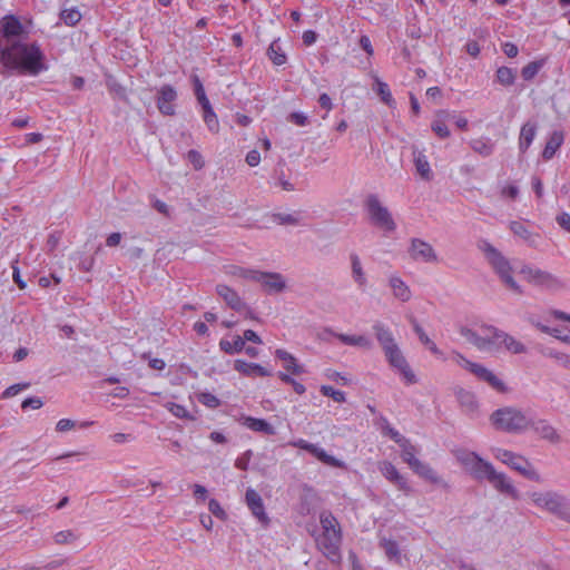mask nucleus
I'll list each match as a JSON object with an SVG mask.
<instances>
[{"label": "nucleus", "mask_w": 570, "mask_h": 570, "mask_svg": "<svg viewBox=\"0 0 570 570\" xmlns=\"http://www.w3.org/2000/svg\"><path fill=\"white\" fill-rule=\"evenodd\" d=\"M43 58L40 48L36 43L26 42V39L9 43L0 40V62L6 68L37 76L47 69Z\"/></svg>", "instance_id": "f257e3e1"}, {"label": "nucleus", "mask_w": 570, "mask_h": 570, "mask_svg": "<svg viewBox=\"0 0 570 570\" xmlns=\"http://www.w3.org/2000/svg\"><path fill=\"white\" fill-rule=\"evenodd\" d=\"M321 533L316 535V548L333 564H341L342 531L337 519L330 512L320 514Z\"/></svg>", "instance_id": "f03ea898"}, {"label": "nucleus", "mask_w": 570, "mask_h": 570, "mask_svg": "<svg viewBox=\"0 0 570 570\" xmlns=\"http://www.w3.org/2000/svg\"><path fill=\"white\" fill-rule=\"evenodd\" d=\"M528 497L539 510L570 524V498L557 490L529 492Z\"/></svg>", "instance_id": "7ed1b4c3"}, {"label": "nucleus", "mask_w": 570, "mask_h": 570, "mask_svg": "<svg viewBox=\"0 0 570 570\" xmlns=\"http://www.w3.org/2000/svg\"><path fill=\"white\" fill-rule=\"evenodd\" d=\"M478 248L483 253L485 259L499 276L501 282L513 293L523 294L522 287L512 276V266L507 257L487 240H480Z\"/></svg>", "instance_id": "20e7f679"}, {"label": "nucleus", "mask_w": 570, "mask_h": 570, "mask_svg": "<svg viewBox=\"0 0 570 570\" xmlns=\"http://www.w3.org/2000/svg\"><path fill=\"white\" fill-rule=\"evenodd\" d=\"M490 421L492 425L507 433H523L530 429L531 419L524 412L513 406H505L494 411Z\"/></svg>", "instance_id": "39448f33"}, {"label": "nucleus", "mask_w": 570, "mask_h": 570, "mask_svg": "<svg viewBox=\"0 0 570 570\" xmlns=\"http://www.w3.org/2000/svg\"><path fill=\"white\" fill-rule=\"evenodd\" d=\"M492 453L497 460L519 472L525 479L541 482L540 473L533 464L521 454L501 448L493 449Z\"/></svg>", "instance_id": "423d86ee"}, {"label": "nucleus", "mask_w": 570, "mask_h": 570, "mask_svg": "<svg viewBox=\"0 0 570 570\" xmlns=\"http://www.w3.org/2000/svg\"><path fill=\"white\" fill-rule=\"evenodd\" d=\"M458 462L476 481H487L493 464L483 460L475 452L461 450L455 453Z\"/></svg>", "instance_id": "0eeeda50"}, {"label": "nucleus", "mask_w": 570, "mask_h": 570, "mask_svg": "<svg viewBox=\"0 0 570 570\" xmlns=\"http://www.w3.org/2000/svg\"><path fill=\"white\" fill-rule=\"evenodd\" d=\"M458 462L476 481H487L493 464L483 460L475 452L461 450L455 453Z\"/></svg>", "instance_id": "6e6552de"}, {"label": "nucleus", "mask_w": 570, "mask_h": 570, "mask_svg": "<svg viewBox=\"0 0 570 570\" xmlns=\"http://www.w3.org/2000/svg\"><path fill=\"white\" fill-rule=\"evenodd\" d=\"M365 208L373 225L386 232L395 230L396 224L391 213L381 203L376 195L371 194L367 196L365 200Z\"/></svg>", "instance_id": "1a4fd4ad"}, {"label": "nucleus", "mask_w": 570, "mask_h": 570, "mask_svg": "<svg viewBox=\"0 0 570 570\" xmlns=\"http://www.w3.org/2000/svg\"><path fill=\"white\" fill-rule=\"evenodd\" d=\"M524 279L537 287L547 291H558L563 288L562 281L554 274L532 266H523L520 271Z\"/></svg>", "instance_id": "9d476101"}, {"label": "nucleus", "mask_w": 570, "mask_h": 570, "mask_svg": "<svg viewBox=\"0 0 570 570\" xmlns=\"http://www.w3.org/2000/svg\"><path fill=\"white\" fill-rule=\"evenodd\" d=\"M494 333L493 326H481L479 331L469 327H461L460 334L478 350L494 353Z\"/></svg>", "instance_id": "9b49d317"}, {"label": "nucleus", "mask_w": 570, "mask_h": 570, "mask_svg": "<svg viewBox=\"0 0 570 570\" xmlns=\"http://www.w3.org/2000/svg\"><path fill=\"white\" fill-rule=\"evenodd\" d=\"M383 353L390 366L395 368L407 384L416 383V376L397 344L384 350Z\"/></svg>", "instance_id": "f8f14e48"}, {"label": "nucleus", "mask_w": 570, "mask_h": 570, "mask_svg": "<svg viewBox=\"0 0 570 570\" xmlns=\"http://www.w3.org/2000/svg\"><path fill=\"white\" fill-rule=\"evenodd\" d=\"M216 292L224 299L228 307L238 313H243L246 318H254L253 312L240 298L236 291L227 285L218 284L216 286Z\"/></svg>", "instance_id": "ddd939ff"}, {"label": "nucleus", "mask_w": 570, "mask_h": 570, "mask_svg": "<svg viewBox=\"0 0 570 570\" xmlns=\"http://www.w3.org/2000/svg\"><path fill=\"white\" fill-rule=\"evenodd\" d=\"M293 446L305 450L313 454L317 460H320L322 463L333 466V468H340L345 469L346 464L334 458L333 455L327 454L322 448L317 446L316 444L309 443L303 439H299L297 441H294L291 443Z\"/></svg>", "instance_id": "4468645a"}, {"label": "nucleus", "mask_w": 570, "mask_h": 570, "mask_svg": "<svg viewBox=\"0 0 570 570\" xmlns=\"http://www.w3.org/2000/svg\"><path fill=\"white\" fill-rule=\"evenodd\" d=\"M410 257L419 263H438V255L431 244L413 238L409 248Z\"/></svg>", "instance_id": "2eb2a0df"}, {"label": "nucleus", "mask_w": 570, "mask_h": 570, "mask_svg": "<svg viewBox=\"0 0 570 570\" xmlns=\"http://www.w3.org/2000/svg\"><path fill=\"white\" fill-rule=\"evenodd\" d=\"M487 481L493 487L494 490H497L499 493L508 495L514 500L519 499V491L514 487L511 479L502 473L495 470L491 471L490 475L488 476Z\"/></svg>", "instance_id": "dca6fc26"}, {"label": "nucleus", "mask_w": 570, "mask_h": 570, "mask_svg": "<svg viewBox=\"0 0 570 570\" xmlns=\"http://www.w3.org/2000/svg\"><path fill=\"white\" fill-rule=\"evenodd\" d=\"M1 29L2 38H0V40H2L3 43L27 39V32L21 22L13 16H7L2 19Z\"/></svg>", "instance_id": "f3484780"}, {"label": "nucleus", "mask_w": 570, "mask_h": 570, "mask_svg": "<svg viewBox=\"0 0 570 570\" xmlns=\"http://www.w3.org/2000/svg\"><path fill=\"white\" fill-rule=\"evenodd\" d=\"M379 470L386 480L397 488V490L402 491L406 495L412 492V488L407 483V480L397 471L394 464L389 461L380 462Z\"/></svg>", "instance_id": "a211bd4d"}, {"label": "nucleus", "mask_w": 570, "mask_h": 570, "mask_svg": "<svg viewBox=\"0 0 570 570\" xmlns=\"http://www.w3.org/2000/svg\"><path fill=\"white\" fill-rule=\"evenodd\" d=\"M530 429L543 441L550 444H559L562 436L559 431L544 419L531 420Z\"/></svg>", "instance_id": "6ab92c4d"}, {"label": "nucleus", "mask_w": 570, "mask_h": 570, "mask_svg": "<svg viewBox=\"0 0 570 570\" xmlns=\"http://www.w3.org/2000/svg\"><path fill=\"white\" fill-rule=\"evenodd\" d=\"M250 276L252 281L259 283L268 293H281L286 287V282L279 273L258 272Z\"/></svg>", "instance_id": "aec40b11"}, {"label": "nucleus", "mask_w": 570, "mask_h": 570, "mask_svg": "<svg viewBox=\"0 0 570 570\" xmlns=\"http://www.w3.org/2000/svg\"><path fill=\"white\" fill-rule=\"evenodd\" d=\"M245 501L252 514L262 524H268L269 518L265 512V507L261 494L256 490L248 488L245 493Z\"/></svg>", "instance_id": "412c9836"}, {"label": "nucleus", "mask_w": 570, "mask_h": 570, "mask_svg": "<svg viewBox=\"0 0 570 570\" xmlns=\"http://www.w3.org/2000/svg\"><path fill=\"white\" fill-rule=\"evenodd\" d=\"M177 99V92L170 85H164L159 88L157 94V108L166 116L175 115V100Z\"/></svg>", "instance_id": "4be33fe9"}, {"label": "nucleus", "mask_w": 570, "mask_h": 570, "mask_svg": "<svg viewBox=\"0 0 570 570\" xmlns=\"http://www.w3.org/2000/svg\"><path fill=\"white\" fill-rule=\"evenodd\" d=\"M501 346H504L509 352L513 354H521L527 352L524 344L515 340L513 336L495 328L494 352L499 351Z\"/></svg>", "instance_id": "5701e85b"}, {"label": "nucleus", "mask_w": 570, "mask_h": 570, "mask_svg": "<svg viewBox=\"0 0 570 570\" xmlns=\"http://www.w3.org/2000/svg\"><path fill=\"white\" fill-rule=\"evenodd\" d=\"M372 330L382 351L397 344L392 331L382 321H375L372 325Z\"/></svg>", "instance_id": "b1692460"}, {"label": "nucleus", "mask_w": 570, "mask_h": 570, "mask_svg": "<svg viewBox=\"0 0 570 570\" xmlns=\"http://www.w3.org/2000/svg\"><path fill=\"white\" fill-rule=\"evenodd\" d=\"M387 283L395 299L406 303L412 298L411 288L400 276L391 275Z\"/></svg>", "instance_id": "393cba45"}, {"label": "nucleus", "mask_w": 570, "mask_h": 570, "mask_svg": "<svg viewBox=\"0 0 570 570\" xmlns=\"http://www.w3.org/2000/svg\"><path fill=\"white\" fill-rule=\"evenodd\" d=\"M412 470L421 478L426 481L438 484L445 485L443 479L436 473V471L428 463L422 462L421 460L412 468Z\"/></svg>", "instance_id": "a878e982"}, {"label": "nucleus", "mask_w": 570, "mask_h": 570, "mask_svg": "<svg viewBox=\"0 0 570 570\" xmlns=\"http://www.w3.org/2000/svg\"><path fill=\"white\" fill-rule=\"evenodd\" d=\"M234 368L247 376H268L269 372L256 363H248L243 360H236L234 363Z\"/></svg>", "instance_id": "bb28decb"}, {"label": "nucleus", "mask_w": 570, "mask_h": 570, "mask_svg": "<svg viewBox=\"0 0 570 570\" xmlns=\"http://www.w3.org/2000/svg\"><path fill=\"white\" fill-rule=\"evenodd\" d=\"M275 356L283 362V366L286 371L294 375H299L305 372L304 367L297 363V360L287 351L278 348L275 352Z\"/></svg>", "instance_id": "cd10ccee"}, {"label": "nucleus", "mask_w": 570, "mask_h": 570, "mask_svg": "<svg viewBox=\"0 0 570 570\" xmlns=\"http://www.w3.org/2000/svg\"><path fill=\"white\" fill-rule=\"evenodd\" d=\"M331 333L346 345L356 346L364 350H371L373 347V342L365 335H347L334 332Z\"/></svg>", "instance_id": "c85d7f7f"}, {"label": "nucleus", "mask_w": 570, "mask_h": 570, "mask_svg": "<svg viewBox=\"0 0 570 570\" xmlns=\"http://www.w3.org/2000/svg\"><path fill=\"white\" fill-rule=\"evenodd\" d=\"M413 159L416 173L424 179L431 180L432 171L430 168V164L426 159V156L422 150H419L416 147L413 148Z\"/></svg>", "instance_id": "c756f323"}, {"label": "nucleus", "mask_w": 570, "mask_h": 570, "mask_svg": "<svg viewBox=\"0 0 570 570\" xmlns=\"http://www.w3.org/2000/svg\"><path fill=\"white\" fill-rule=\"evenodd\" d=\"M455 394L461 407L466 413H474L476 411L478 402L475 395L472 392L464 389H458Z\"/></svg>", "instance_id": "7c9ffc66"}, {"label": "nucleus", "mask_w": 570, "mask_h": 570, "mask_svg": "<svg viewBox=\"0 0 570 570\" xmlns=\"http://www.w3.org/2000/svg\"><path fill=\"white\" fill-rule=\"evenodd\" d=\"M563 139L564 136L562 131H553L546 144L542 157L547 160L551 159L554 156L556 151L559 149V147L562 145Z\"/></svg>", "instance_id": "2f4dec72"}, {"label": "nucleus", "mask_w": 570, "mask_h": 570, "mask_svg": "<svg viewBox=\"0 0 570 570\" xmlns=\"http://www.w3.org/2000/svg\"><path fill=\"white\" fill-rule=\"evenodd\" d=\"M537 132V126L531 122H527L522 126L519 138V148L521 153H525L532 144Z\"/></svg>", "instance_id": "473e14b6"}, {"label": "nucleus", "mask_w": 570, "mask_h": 570, "mask_svg": "<svg viewBox=\"0 0 570 570\" xmlns=\"http://www.w3.org/2000/svg\"><path fill=\"white\" fill-rule=\"evenodd\" d=\"M470 147L482 157H490L494 150V144L490 138H475L470 141Z\"/></svg>", "instance_id": "72a5a7b5"}, {"label": "nucleus", "mask_w": 570, "mask_h": 570, "mask_svg": "<svg viewBox=\"0 0 570 570\" xmlns=\"http://www.w3.org/2000/svg\"><path fill=\"white\" fill-rule=\"evenodd\" d=\"M244 425L255 432H263L267 435L275 434V429L263 419L247 416L244 420Z\"/></svg>", "instance_id": "f704fd0d"}, {"label": "nucleus", "mask_w": 570, "mask_h": 570, "mask_svg": "<svg viewBox=\"0 0 570 570\" xmlns=\"http://www.w3.org/2000/svg\"><path fill=\"white\" fill-rule=\"evenodd\" d=\"M539 352L542 356L553 358L557 362H559L563 367L569 368L570 367V356L566 353H562L560 351H557L554 348L548 347V346H540Z\"/></svg>", "instance_id": "c9c22d12"}, {"label": "nucleus", "mask_w": 570, "mask_h": 570, "mask_svg": "<svg viewBox=\"0 0 570 570\" xmlns=\"http://www.w3.org/2000/svg\"><path fill=\"white\" fill-rule=\"evenodd\" d=\"M352 275L355 283L360 286H364L366 277L362 268L361 259L356 254H351Z\"/></svg>", "instance_id": "e433bc0d"}, {"label": "nucleus", "mask_w": 570, "mask_h": 570, "mask_svg": "<svg viewBox=\"0 0 570 570\" xmlns=\"http://www.w3.org/2000/svg\"><path fill=\"white\" fill-rule=\"evenodd\" d=\"M219 347L227 354L239 353L245 348V343L242 336H235L233 342L222 340L219 342Z\"/></svg>", "instance_id": "4c0bfd02"}, {"label": "nucleus", "mask_w": 570, "mask_h": 570, "mask_svg": "<svg viewBox=\"0 0 570 570\" xmlns=\"http://www.w3.org/2000/svg\"><path fill=\"white\" fill-rule=\"evenodd\" d=\"M267 55H268L269 59L273 61V63L276 66H282L286 62V55L282 50V48L277 41H273L269 45V47L267 49Z\"/></svg>", "instance_id": "58836bf2"}, {"label": "nucleus", "mask_w": 570, "mask_h": 570, "mask_svg": "<svg viewBox=\"0 0 570 570\" xmlns=\"http://www.w3.org/2000/svg\"><path fill=\"white\" fill-rule=\"evenodd\" d=\"M413 330L422 344H424L433 354L441 355V351L438 348L435 343L430 340L424 330L416 322H413Z\"/></svg>", "instance_id": "ea45409f"}, {"label": "nucleus", "mask_w": 570, "mask_h": 570, "mask_svg": "<svg viewBox=\"0 0 570 570\" xmlns=\"http://www.w3.org/2000/svg\"><path fill=\"white\" fill-rule=\"evenodd\" d=\"M510 229L512 233L524 240L529 242L530 244H535V235H533L531 232H529L525 226L519 222H512L510 224Z\"/></svg>", "instance_id": "a19ab883"}, {"label": "nucleus", "mask_w": 570, "mask_h": 570, "mask_svg": "<svg viewBox=\"0 0 570 570\" xmlns=\"http://www.w3.org/2000/svg\"><path fill=\"white\" fill-rule=\"evenodd\" d=\"M402 459L412 469L420 461L415 456V448L410 443V441L404 442L402 445Z\"/></svg>", "instance_id": "79ce46f5"}, {"label": "nucleus", "mask_w": 570, "mask_h": 570, "mask_svg": "<svg viewBox=\"0 0 570 570\" xmlns=\"http://www.w3.org/2000/svg\"><path fill=\"white\" fill-rule=\"evenodd\" d=\"M380 546L390 560H400V550L395 541L382 539Z\"/></svg>", "instance_id": "37998d69"}, {"label": "nucleus", "mask_w": 570, "mask_h": 570, "mask_svg": "<svg viewBox=\"0 0 570 570\" xmlns=\"http://www.w3.org/2000/svg\"><path fill=\"white\" fill-rule=\"evenodd\" d=\"M78 540V535L72 530L59 531L53 535L56 544H72Z\"/></svg>", "instance_id": "c03bdc74"}, {"label": "nucleus", "mask_w": 570, "mask_h": 570, "mask_svg": "<svg viewBox=\"0 0 570 570\" xmlns=\"http://www.w3.org/2000/svg\"><path fill=\"white\" fill-rule=\"evenodd\" d=\"M203 114L204 121L206 122L208 129L213 132H217L219 129V122L213 108L206 107V109L203 110Z\"/></svg>", "instance_id": "a18cd8bd"}, {"label": "nucleus", "mask_w": 570, "mask_h": 570, "mask_svg": "<svg viewBox=\"0 0 570 570\" xmlns=\"http://www.w3.org/2000/svg\"><path fill=\"white\" fill-rule=\"evenodd\" d=\"M497 78L503 86H510L514 82L515 73L508 67H500L497 71Z\"/></svg>", "instance_id": "49530a36"}, {"label": "nucleus", "mask_w": 570, "mask_h": 570, "mask_svg": "<svg viewBox=\"0 0 570 570\" xmlns=\"http://www.w3.org/2000/svg\"><path fill=\"white\" fill-rule=\"evenodd\" d=\"M61 20L68 26L77 24L81 19V13L77 9H65L60 13Z\"/></svg>", "instance_id": "de8ad7c7"}, {"label": "nucleus", "mask_w": 570, "mask_h": 570, "mask_svg": "<svg viewBox=\"0 0 570 570\" xmlns=\"http://www.w3.org/2000/svg\"><path fill=\"white\" fill-rule=\"evenodd\" d=\"M481 381L487 382L492 389L499 392L507 391L504 383L490 370H488L487 374L482 377Z\"/></svg>", "instance_id": "09e8293b"}, {"label": "nucleus", "mask_w": 570, "mask_h": 570, "mask_svg": "<svg viewBox=\"0 0 570 570\" xmlns=\"http://www.w3.org/2000/svg\"><path fill=\"white\" fill-rule=\"evenodd\" d=\"M481 381L487 382L492 389L499 392L507 391L504 383L490 370H488L487 374L482 377Z\"/></svg>", "instance_id": "8fccbe9b"}, {"label": "nucleus", "mask_w": 570, "mask_h": 570, "mask_svg": "<svg viewBox=\"0 0 570 570\" xmlns=\"http://www.w3.org/2000/svg\"><path fill=\"white\" fill-rule=\"evenodd\" d=\"M542 67L541 61H532L524 66L521 70V75L524 80H531L535 77V75L539 72V70Z\"/></svg>", "instance_id": "3c124183"}, {"label": "nucleus", "mask_w": 570, "mask_h": 570, "mask_svg": "<svg viewBox=\"0 0 570 570\" xmlns=\"http://www.w3.org/2000/svg\"><path fill=\"white\" fill-rule=\"evenodd\" d=\"M321 393L324 395V396H328V397H332L333 401L337 402V403H344L345 402V393L342 392V391H337V390H334L332 386L330 385H322L321 386Z\"/></svg>", "instance_id": "603ef678"}, {"label": "nucleus", "mask_w": 570, "mask_h": 570, "mask_svg": "<svg viewBox=\"0 0 570 570\" xmlns=\"http://www.w3.org/2000/svg\"><path fill=\"white\" fill-rule=\"evenodd\" d=\"M376 90H377V94L381 96L382 101L389 106H392L394 100L392 98L389 86L385 82L376 79Z\"/></svg>", "instance_id": "864d4df0"}, {"label": "nucleus", "mask_w": 570, "mask_h": 570, "mask_svg": "<svg viewBox=\"0 0 570 570\" xmlns=\"http://www.w3.org/2000/svg\"><path fill=\"white\" fill-rule=\"evenodd\" d=\"M198 401L210 409L218 407L220 404V401L214 394L208 392L198 394Z\"/></svg>", "instance_id": "5fc2aeb1"}, {"label": "nucleus", "mask_w": 570, "mask_h": 570, "mask_svg": "<svg viewBox=\"0 0 570 570\" xmlns=\"http://www.w3.org/2000/svg\"><path fill=\"white\" fill-rule=\"evenodd\" d=\"M432 130L440 137V138H448L450 136V130L448 126L445 125V121L443 119H436L432 122L431 126Z\"/></svg>", "instance_id": "6e6d98bb"}, {"label": "nucleus", "mask_w": 570, "mask_h": 570, "mask_svg": "<svg viewBox=\"0 0 570 570\" xmlns=\"http://www.w3.org/2000/svg\"><path fill=\"white\" fill-rule=\"evenodd\" d=\"M208 509L216 518L220 520H225L227 518L225 510L222 508L220 503L216 499L209 500Z\"/></svg>", "instance_id": "4d7b16f0"}, {"label": "nucleus", "mask_w": 570, "mask_h": 570, "mask_svg": "<svg viewBox=\"0 0 570 570\" xmlns=\"http://www.w3.org/2000/svg\"><path fill=\"white\" fill-rule=\"evenodd\" d=\"M167 410L173 414L175 415L176 417H179V419H187L189 417V414H188V411L180 404H176V403H168L166 405Z\"/></svg>", "instance_id": "13d9d810"}, {"label": "nucleus", "mask_w": 570, "mask_h": 570, "mask_svg": "<svg viewBox=\"0 0 570 570\" xmlns=\"http://www.w3.org/2000/svg\"><path fill=\"white\" fill-rule=\"evenodd\" d=\"M532 324L538 328L540 330L542 333H546V334H549L551 336H553L554 338L559 340L561 342V338H562V334L561 332L558 330V328H551L547 325H543L539 322H533L532 321Z\"/></svg>", "instance_id": "bf43d9fd"}, {"label": "nucleus", "mask_w": 570, "mask_h": 570, "mask_svg": "<svg viewBox=\"0 0 570 570\" xmlns=\"http://www.w3.org/2000/svg\"><path fill=\"white\" fill-rule=\"evenodd\" d=\"M188 160L193 164L195 169H202L204 167V160L202 155L197 150H189L187 153Z\"/></svg>", "instance_id": "052dcab7"}, {"label": "nucleus", "mask_w": 570, "mask_h": 570, "mask_svg": "<svg viewBox=\"0 0 570 570\" xmlns=\"http://www.w3.org/2000/svg\"><path fill=\"white\" fill-rule=\"evenodd\" d=\"M77 423L70 419H61L56 424V431L63 433L75 429Z\"/></svg>", "instance_id": "680f3d73"}, {"label": "nucleus", "mask_w": 570, "mask_h": 570, "mask_svg": "<svg viewBox=\"0 0 570 570\" xmlns=\"http://www.w3.org/2000/svg\"><path fill=\"white\" fill-rule=\"evenodd\" d=\"M17 264H18V259H16L11 265L12 278L20 289H24L26 282L21 278L20 271H19V267Z\"/></svg>", "instance_id": "e2e57ef3"}, {"label": "nucleus", "mask_w": 570, "mask_h": 570, "mask_svg": "<svg viewBox=\"0 0 570 570\" xmlns=\"http://www.w3.org/2000/svg\"><path fill=\"white\" fill-rule=\"evenodd\" d=\"M250 456H252V451H249V450L246 451L242 456H239L236 460L235 466L240 469V470H247L249 461H250Z\"/></svg>", "instance_id": "0e129e2a"}, {"label": "nucleus", "mask_w": 570, "mask_h": 570, "mask_svg": "<svg viewBox=\"0 0 570 570\" xmlns=\"http://www.w3.org/2000/svg\"><path fill=\"white\" fill-rule=\"evenodd\" d=\"M488 370L489 368L484 367L483 365L472 362L469 372L476 376L479 380H482V377L487 374Z\"/></svg>", "instance_id": "69168bd1"}, {"label": "nucleus", "mask_w": 570, "mask_h": 570, "mask_svg": "<svg viewBox=\"0 0 570 570\" xmlns=\"http://www.w3.org/2000/svg\"><path fill=\"white\" fill-rule=\"evenodd\" d=\"M453 361L460 365L461 367L465 368L466 371H469L472 362L466 360L461 353L459 352H453V356H452Z\"/></svg>", "instance_id": "338daca9"}, {"label": "nucleus", "mask_w": 570, "mask_h": 570, "mask_svg": "<svg viewBox=\"0 0 570 570\" xmlns=\"http://www.w3.org/2000/svg\"><path fill=\"white\" fill-rule=\"evenodd\" d=\"M557 223L561 228L566 232L570 233V215L568 213H562L557 216Z\"/></svg>", "instance_id": "774afa93"}]
</instances>
